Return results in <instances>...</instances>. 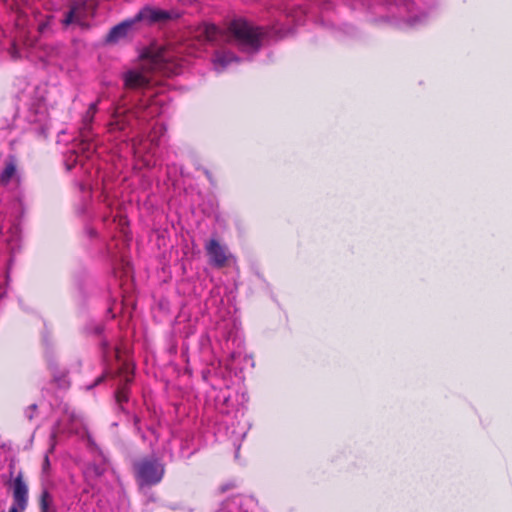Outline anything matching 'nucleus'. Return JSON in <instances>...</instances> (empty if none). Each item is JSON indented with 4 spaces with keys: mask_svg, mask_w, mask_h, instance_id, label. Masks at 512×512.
I'll return each instance as SVG.
<instances>
[{
    "mask_svg": "<svg viewBox=\"0 0 512 512\" xmlns=\"http://www.w3.org/2000/svg\"><path fill=\"white\" fill-rule=\"evenodd\" d=\"M149 71H159L165 75H176L180 72L178 64L172 61L171 55L166 50H160L155 55H146L142 59V68L131 69L124 73L123 80L125 87L132 90H144V97L138 99L133 109L117 106L108 123V130L111 133L122 132L132 129L134 123L147 121L161 113L159 104L162 100L153 97L151 90V78Z\"/></svg>",
    "mask_w": 512,
    "mask_h": 512,
    "instance_id": "obj_1",
    "label": "nucleus"
},
{
    "mask_svg": "<svg viewBox=\"0 0 512 512\" xmlns=\"http://www.w3.org/2000/svg\"><path fill=\"white\" fill-rule=\"evenodd\" d=\"M267 36V30L254 26L246 20L236 19L230 23L226 39L240 51L250 54L260 49L263 39Z\"/></svg>",
    "mask_w": 512,
    "mask_h": 512,
    "instance_id": "obj_2",
    "label": "nucleus"
},
{
    "mask_svg": "<svg viewBox=\"0 0 512 512\" xmlns=\"http://www.w3.org/2000/svg\"><path fill=\"white\" fill-rule=\"evenodd\" d=\"M98 103L99 100L91 103L83 116L82 126L80 127V141L65 160L67 170H71L77 164L84 167V159H91L96 151V144L90 135V130L94 116L97 112Z\"/></svg>",
    "mask_w": 512,
    "mask_h": 512,
    "instance_id": "obj_3",
    "label": "nucleus"
},
{
    "mask_svg": "<svg viewBox=\"0 0 512 512\" xmlns=\"http://www.w3.org/2000/svg\"><path fill=\"white\" fill-rule=\"evenodd\" d=\"M137 481L141 486L158 484L164 476V465L155 458H144L134 466Z\"/></svg>",
    "mask_w": 512,
    "mask_h": 512,
    "instance_id": "obj_4",
    "label": "nucleus"
},
{
    "mask_svg": "<svg viewBox=\"0 0 512 512\" xmlns=\"http://www.w3.org/2000/svg\"><path fill=\"white\" fill-rule=\"evenodd\" d=\"M26 18L19 16L16 21L17 32L12 41L9 53L12 58L18 59L28 57L30 55V48L33 46V41L29 36V30L25 28Z\"/></svg>",
    "mask_w": 512,
    "mask_h": 512,
    "instance_id": "obj_5",
    "label": "nucleus"
},
{
    "mask_svg": "<svg viewBox=\"0 0 512 512\" xmlns=\"http://www.w3.org/2000/svg\"><path fill=\"white\" fill-rule=\"evenodd\" d=\"M85 429L83 419L74 411L66 410L53 427L51 436L55 438L58 434L82 435Z\"/></svg>",
    "mask_w": 512,
    "mask_h": 512,
    "instance_id": "obj_6",
    "label": "nucleus"
},
{
    "mask_svg": "<svg viewBox=\"0 0 512 512\" xmlns=\"http://www.w3.org/2000/svg\"><path fill=\"white\" fill-rule=\"evenodd\" d=\"M13 503L8 512H24L28 506V486L19 472L12 482Z\"/></svg>",
    "mask_w": 512,
    "mask_h": 512,
    "instance_id": "obj_7",
    "label": "nucleus"
},
{
    "mask_svg": "<svg viewBox=\"0 0 512 512\" xmlns=\"http://www.w3.org/2000/svg\"><path fill=\"white\" fill-rule=\"evenodd\" d=\"M205 250L210 259V264L217 268L224 267L230 260H235L228 248L216 239H210L205 244Z\"/></svg>",
    "mask_w": 512,
    "mask_h": 512,
    "instance_id": "obj_8",
    "label": "nucleus"
},
{
    "mask_svg": "<svg viewBox=\"0 0 512 512\" xmlns=\"http://www.w3.org/2000/svg\"><path fill=\"white\" fill-rule=\"evenodd\" d=\"M174 17V14L167 10L145 6L134 17L135 24L144 22L146 24H154L158 22H165Z\"/></svg>",
    "mask_w": 512,
    "mask_h": 512,
    "instance_id": "obj_9",
    "label": "nucleus"
},
{
    "mask_svg": "<svg viewBox=\"0 0 512 512\" xmlns=\"http://www.w3.org/2000/svg\"><path fill=\"white\" fill-rule=\"evenodd\" d=\"M135 25L133 18L122 21L121 23L114 26L107 35V42L116 43L119 40L128 36Z\"/></svg>",
    "mask_w": 512,
    "mask_h": 512,
    "instance_id": "obj_10",
    "label": "nucleus"
},
{
    "mask_svg": "<svg viewBox=\"0 0 512 512\" xmlns=\"http://www.w3.org/2000/svg\"><path fill=\"white\" fill-rule=\"evenodd\" d=\"M238 61L239 58L235 56L232 52L226 50L225 48H221L215 52L212 63L214 69L217 72H221L230 64Z\"/></svg>",
    "mask_w": 512,
    "mask_h": 512,
    "instance_id": "obj_11",
    "label": "nucleus"
},
{
    "mask_svg": "<svg viewBox=\"0 0 512 512\" xmlns=\"http://www.w3.org/2000/svg\"><path fill=\"white\" fill-rule=\"evenodd\" d=\"M85 6L74 4L70 10L66 13L62 23L64 26H69L72 23L81 24L84 20Z\"/></svg>",
    "mask_w": 512,
    "mask_h": 512,
    "instance_id": "obj_12",
    "label": "nucleus"
},
{
    "mask_svg": "<svg viewBox=\"0 0 512 512\" xmlns=\"http://www.w3.org/2000/svg\"><path fill=\"white\" fill-rule=\"evenodd\" d=\"M17 177L16 163L14 159H10L5 163V167L0 174V184L7 185Z\"/></svg>",
    "mask_w": 512,
    "mask_h": 512,
    "instance_id": "obj_13",
    "label": "nucleus"
},
{
    "mask_svg": "<svg viewBox=\"0 0 512 512\" xmlns=\"http://www.w3.org/2000/svg\"><path fill=\"white\" fill-rule=\"evenodd\" d=\"M37 30L41 35H48L53 32L52 26L54 17L52 15H45L43 17L37 18Z\"/></svg>",
    "mask_w": 512,
    "mask_h": 512,
    "instance_id": "obj_14",
    "label": "nucleus"
},
{
    "mask_svg": "<svg viewBox=\"0 0 512 512\" xmlns=\"http://www.w3.org/2000/svg\"><path fill=\"white\" fill-rule=\"evenodd\" d=\"M40 510L41 512H57L54 498L47 490H43L41 493Z\"/></svg>",
    "mask_w": 512,
    "mask_h": 512,
    "instance_id": "obj_15",
    "label": "nucleus"
},
{
    "mask_svg": "<svg viewBox=\"0 0 512 512\" xmlns=\"http://www.w3.org/2000/svg\"><path fill=\"white\" fill-rule=\"evenodd\" d=\"M218 28L213 24H204L199 30V37H203L208 42H213L219 36Z\"/></svg>",
    "mask_w": 512,
    "mask_h": 512,
    "instance_id": "obj_16",
    "label": "nucleus"
},
{
    "mask_svg": "<svg viewBox=\"0 0 512 512\" xmlns=\"http://www.w3.org/2000/svg\"><path fill=\"white\" fill-rule=\"evenodd\" d=\"M240 504L239 499H232L222 503L217 512H232V509Z\"/></svg>",
    "mask_w": 512,
    "mask_h": 512,
    "instance_id": "obj_17",
    "label": "nucleus"
},
{
    "mask_svg": "<svg viewBox=\"0 0 512 512\" xmlns=\"http://www.w3.org/2000/svg\"><path fill=\"white\" fill-rule=\"evenodd\" d=\"M116 400L120 404L122 402H126L128 400V394L126 387H122L116 392Z\"/></svg>",
    "mask_w": 512,
    "mask_h": 512,
    "instance_id": "obj_18",
    "label": "nucleus"
},
{
    "mask_svg": "<svg viewBox=\"0 0 512 512\" xmlns=\"http://www.w3.org/2000/svg\"><path fill=\"white\" fill-rule=\"evenodd\" d=\"M145 148H146L145 144H142V143L137 144L135 141L133 142V151H134L135 155L140 156L143 153Z\"/></svg>",
    "mask_w": 512,
    "mask_h": 512,
    "instance_id": "obj_19",
    "label": "nucleus"
},
{
    "mask_svg": "<svg viewBox=\"0 0 512 512\" xmlns=\"http://www.w3.org/2000/svg\"><path fill=\"white\" fill-rule=\"evenodd\" d=\"M44 49L47 50L46 51V56L48 58H53V57H55L58 54V48L57 47L45 46Z\"/></svg>",
    "mask_w": 512,
    "mask_h": 512,
    "instance_id": "obj_20",
    "label": "nucleus"
},
{
    "mask_svg": "<svg viewBox=\"0 0 512 512\" xmlns=\"http://www.w3.org/2000/svg\"><path fill=\"white\" fill-rule=\"evenodd\" d=\"M37 409V406L35 404L29 406L26 410H25V416L31 420L33 419V416H34V412L36 411Z\"/></svg>",
    "mask_w": 512,
    "mask_h": 512,
    "instance_id": "obj_21",
    "label": "nucleus"
},
{
    "mask_svg": "<svg viewBox=\"0 0 512 512\" xmlns=\"http://www.w3.org/2000/svg\"><path fill=\"white\" fill-rule=\"evenodd\" d=\"M50 468V461L48 454H45L44 461L42 464V471L44 474H47Z\"/></svg>",
    "mask_w": 512,
    "mask_h": 512,
    "instance_id": "obj_22",
    "label": "nucleus"
},
{
    "mask_svg": "<svg viewBox=\"0 0 512 512\" xmlns=\"http://www.w3.org/2000/svg\"><path fill=\"white\" fill-rule=\"evenodd\" d=\"M134 425H135V428H136L137 432L141 435L142 439H145V435L141 432V428L139 426V419H138V417L134 418Z\"/></svg>",
    "mask_w": 512,
    "mask_h": 512,
    "instance_id": "obj_23",
    "label": "nucleus"
},
{
    "mask_svg": "<svg viewBox=\"0 0 512 512\" xmlns=\"http://www.w3.org/2000/svg\"><path fill=\"white\" fill-rule=\"evenodd\" d=\"M132 380V377L129 373L125 374V385L128 384Z\"/></svg>",
    "mask_w": 512,
    "mask_h": 512,
    "instance_id": "obj_24",
    "label": "nucleus"
},
{
    "mask_svg": "<svg viewBox=\"0 0 512 512\" xmlns=\"http://www.w3.org/2000/svg\"><path fill=\"white\" fill-rule=\"evenodd\" d=\"M244 361H246L247 363L251 362V360L249 358H247V357H244Z\"/></svg>",
    "mask_w": 512,
    "mask_h": 512,
    "instance_id": "obj_25",
    "label": "nucleus"
},
{
    "mask_svg": "<svg viewBox=\"0 0 512 512\" xmlns=\"http://www.w3.org/2000/svg\"><path fill=\"white\" fill-rule=\"evenodd\" d=\"M102 379H103V377H99V378L97 379L96 384L100 383V382L102 381Z\"/></svg>",
    "mask_w": 512,
    "mask_h": 512,
    "instance_id": "obj_26",
    "label": "nucleus"
},
{
    "mask_svg": "<svg viewBox=\"0 0 512 512\" xmlns=\"http://www.w3.org/2000/svg\"><path fill=\"white\" fill-rule=\"evenodd\" d=\"M145 164H146L147 166H149V165H150V161H149V160H145Z\"/></svg>",
    "mask_w": 512,
    "mask_h": 512,
    "instance_id": "obj_27",
    "label": "nucleus"
}]
</instances>
